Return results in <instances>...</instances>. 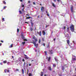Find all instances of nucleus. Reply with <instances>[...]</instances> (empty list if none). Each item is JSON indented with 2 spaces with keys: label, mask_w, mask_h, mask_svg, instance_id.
<instances>
[{
  "label": "nucleus",
  "mask_w": 76,
  "mask_h": 76,
  "mask_svg": "<svg viewBox=\"0 0 76 76\" xmlns=\"http://www.w3.org/2000/svg\"><path fill=\"white\" fill-rule=\"evenodd\" d=\"M31 43H32L34 45V47H36V48H37L38 47V44H36V42L35 41L33 40V42H30Z\"/></svg>",
  "instance_id": "f257e3e1"
},
{
  "label": "nucleus",
  "mask_w": 76,
  "mask_h": 76,
  "mask_svg": "<svg viewBox=\"0 0 76 76\" xmlns=\"http://www.w3.org/2000/svg\"><path fill=\"white\" fill-rule=\"evenodd\" d=\"M70 30L72 32H74V26L73 25H72L70 27Z\"/></svg>",
  "instance_id": "f03ea898"
},
{
  "label": "nucleus",
  "mask_w": 76,
  "mask_h": 76,
  "mask_svg": "<svg viewBox=\"0 0 76 76\" xmlns=\"http://www.w3.org/2000/svg\"><path fill=\"white\" fill-rule=\"evenodd\" d=\"M21 37L23 39H24V41H28L27 39H24V38H25V36L23 34H21Z\"/></svg>",
  "instance_id": "7ed1b4c3"
},
{
  "label": "nucleus",
  "mask_w": 76,
  "mask_h": 76,
  "mask_svg": "<svg viewBox=\"0 0 76 76\" xmlns=\"http://www.w3.org/2000/svg\"><path fill=\"white\" fill-rule=\"evenodd\" d=\"M71 10L72 13H73V12H74V10H73V6H71Z\"/></svg>",
  "instance_id": "20e7f679"
},
{
  "label": "nucleus",
  "mask_w": 76,
  "mask_h": 76,
  "mask_svg": "<svg viewBox=\"0 0 76 76\" xmlns=\"http://www.w3.org/2000/svg\"><path fill=\"white\" fill-rule=\"evenodd\" d=\"M69 34H67L66 36H65V37H67V39H70V37H69Z\"/></svg>",
  "instance_id": "39448f33"
},
{
  "label": "nucleus",
  "mask_w": 76,
  "mask_h": 76,
  "mask_svg": "<svg viewBox=\"0 0 76 76\" xmlns=\"http://www.w3.org/2000/svg\"><path fill=\"white\" fill-rule=\"evenodd\" d=\"M25 56H26V57H24V58H25V59H28V58H29L26 55H25Z\"/></svg>",
  "instance_id": "423d86ee"
},
{
  "label": "nucleus",
  "mask_w": 76,
  "mask_h": 76,
  "mask_svg": "<svg viewBox=\"0 0 76 76\" xmlns=\"http://www.w3.org/2000/svg\"><path fill=\"white\" fill-rule=\"evenodd\" d=\"M37 34H39V35L40 36H41V31H40L39 32H38V31Z\"/></svg>",
  "instance_id": "0eeeda50"
},
{
  "label": "nucleus",
  "mask_w": 76,
  "mask_h": 76,
  "mask_svg": "<svg viewBox=\"0 0 76 76\" xmlns=\"http://www.w3.org/2000/svg\"><path fill=\"white\" fill-rule=\"evenodd\" d=\"M76 60V57H75V58H72V61H75V60Z\"/></svg>",
  "instance_id": "6e6552de"
},
{
  "label": "nucleus",
  "mask_w": 76,
  "mask_h": 76,
  "mask_svg": "<svg viewBox=\"0 0 76 76\" xmlns=\"http://www.w3.org/2000/svg\"><path fill=\"white\" fill-rule=\"evenodd\" d=\"M46 58H47V60H48L49 61H50V57H49V58L47 57Z\"/></svg>",
  "instance_id": "1a4fd4ad"
},
{
  "label": "nucleus",
  "mask_w": 76,
  "mask_h": 76,
  "mask_svg": "<svg viewBox=\"0 0 76 76\" xmlns=\"http://www.w3.org/2000/svg\"><path fill=\"white\" fill-rule=\"evenodd\" d=\"M42 32L44 35H45V31H42Z\"/></svg>",
  "instance_id": "9d476101"
},
{
  "label": "nucleus",
  "mask_w": 76,
  "mask_h": 76,
  "mask_svg": "<svg viewBox=\"0 0 76 76\" xmlns=\"http://www.w3.org/2000/svg\"><path fill=\"white\" fill-rule=\"evenodd\" d=\"M41 11L42 12H43L44 11V7H42L41 9Z\"/></svg>",
  "instance_id": "9b49d317"
},
{
  "label": "nucleus",
  "mask_w": 76,
  "mask_h": 76,
  "mask_svg": "<svg viewBox=\"0 0 76 76\" xmlns=\"http://www.w3.org/2000/svg\"><path fill=\"white\" fill-rule=\"evenodd\" d=\"M67 41L68 44H70V41L69 40H67Z\"/></svg>",
  "instance_id": "f8f14e48"
},
{
  "label": "nucleus",
  "mask_w": 76,
  "mask_h": 76,
  "mask_svg": "<svg viewBox=\"0 0 76 76\" xmlns=\"http://www.w3.org/2000/svg\"><path fill=\"white\" fill-rule=\"evenodd\" d=\"M48 69H49V70H52V69H51V67H50V66H49V67H48Z\"/></svg>",
  "instance_id": "ddd939ff"
},
{
  "label": "nucleus",
  "mask_w": 76,
  "mask_h": 76,
  "mask_svg": "<svg viewBox=\"0 0 76 76\" xmlns=\"http://www.w3.org/2000/svg\"><path fill=\"white\" fill-rule=\"evenodd\" d=\"M18 60L20 61H22V59H21V58H18Z\"/></svg>",
  "instance_id": "4468645a"
},
{
  "label": "nucleus",
  "mask_w": 76,
  "mask_h": 76,
  "mask_svg": "<svg viewBox=\"0 0 76 76\" xmlns=\"http://www.w3.org/2000/svg\"><path fill=\"white\" fill-rule=\"evenodd\" d=\"M62 70H64V66H62Z\"/></svg>",
  "instance_id": "2eb2a0df"
},
{
  "label": "nucleus",
  "mask_w": 76,
  "mask_h": 76,
  "mask_svg": "<svg viewBox=\"0 0 76 76\" xmlns=\"http://www.w3.org/2000/svg\"><path fill=\"white\" fill-rule=\"evenodd\" d=\"M22 73H23V74H24V70L23 69H22Z\"/></svg>",
  "instance_id": "dca6fc26"
},
{
  "label": "nucleus",
  "mask_w": 76,
  "mask_h": 76,
  "mask_svg": "<svg viewBox=\"0 0 76 76\" xmlns=\"http://www.w3.org/2000/svg\"><path fill=\"white\" fill-rule=\"evenodd\" d=\"M28 75L29 76H32V74L31 73H29L28 74Z\"/></svg>",
  "instance_id": "f3484780"
},
{
  "label": "nucleus",
  "mask_w": 76,
  "mask_h": 76,
  "mask_svg": "<svg viewBox=\"0 0 76 76\" xmlns=\"http://www.w3.org/2000/svg\"><path fill=\"white\" fill-rule=\"evenodd\" d=\"M3 62L4 63H7V61H3Z\"/></svg>",
  "instance_id": "a211bd4d"
},
{
  "label": "nucleus",
  "mask_w": 76,
  "mask_h": 76,
  "mask_svg": "<svg viewBox=\"0 0 76 76\" xmlns=\"http://www.w3.org/2000/svg\"><path fill=\"white\" fill-rule=\"evenodd\" d=\"M21 6H22V7H24V5L23 4H22V3H21Z\"/></svg>",
  "instance_id": "6ab92c4d"
},
{
  "label": "nucleus",
  "mask_w": 76,
  "mask_h": 76,
  "mask_svg": "<svg viewBox=\"0 0 76 76\" xmlns=\"http://www.w3.org/2000/svg\"><path fill=\"white\" fill-rule=\"evenodd\" d=\"M31 26H32V27H33V25H34V23H33L32 22H31Z\"/></svg>",
  "instance_id": "aec40b11"
},
{
  "label": "nucleus",
  "mask_w": 76,
  "mask_h": 76,
  "mask_svg": "<svg viewBox=\"0 0 76 76\" xmlns=\"http://www.w3.org/2000/svg\"><path fill=\"white\" fill-rule=\"evenodd\" d=\"M50 53L51 54H53V52H52V50L51 51H50Z\"/></svg>",
  "instance_id": "412c9836"
},
{
  "label": "nucleus",
  "mask_w": 76,
  "mask_h": 76,
  "mask_svg": "<svg viewBox=\"0 0 76 76\" xmlns=\"http://www.w3.org/2000/svg\"><path fill=\"white\" fill-rule=\"evenodd\" d=\"M52 5L53 6V7H56V6L54 5V3L52 4Z\"/></svg>",
  "instance_id": "4be33fe9"
},
{
  "label": "nucleus",
  "mask_w": 76,
  "mask_h": 76,
  "mask_svg": "<svg viewBox=\"0 0 76 76\" xmlns=\"http://www.w3.org/2000/svg\"><path fill=\"white\" fill-rule=\"evenodd\" d=\"M19 12L20 14H22V11H19Z\"/></svg>",
  "instance_id": "5701e85b"
},
{
  "label": "nucleus",
  "mask_w": 76,
  "mask_h": 76,
  "mask_svg": "<svg viewBox=\"0 0 76 76\" xmlns=\"http://www.w3.org/2000/svg\"><path fill=\"white\" fill-rule=\"evenodd\" d=\"M7 69H5L4 72L5 73H6L7 72Z\"/></svg>",
  "instance_id": "b1692460"
},
{
  "label": "nucleus",
  "mask_w": 76,
  "mask_h": 76,
  "mask_svg": "<svg viewBox=\"0 0 76 76\" xmlns=\"http://www.w3.org/2000/svg\"><path fill=\"white\" fill-rule=\"evenodd\" d=\"M56 64H53V67H56Z\"/></svg>",
  "instance_id": "393cba45"
},
{
  "label": "nucleus",
  "mask_w": 76,
  "mask_h": 76,
  "mask_svg": "<svg viewBox=\"0 0 76 76\" xmlns=\"http://www.w3.org/2000/svg\"><path fill=\"white\" fill-rule=\"evenodd\" d=\"M35 42H36H36H37V39H35Z\"/></svg>",
  "instance_id": "a878e982"
},
{
  "label": "nucleus",
  "mask_w": 76,
  "mask_h": 76,
  "mask_svg": "<svg viewBox=\"0 0 76 76\" xmlns=\"http://www.w3.org/2000/svg\"><path fill=\"white\" fill-rule=\"evenodd\" d=\"M17 31L18 32H19V28L17 29Z\"/></svg>",
  "instance_id": "bb28decb"
},
{
  "label": "nucleus",
  "mask_w": 76,
  "mask_h": 76,
  "mask_svg": "<svg viewBox=\"0 0 76 76\" xmlns=\"http://www.w3.org/2000/svg\"><path fill=\"white\" fill-rule=\"evenodd\" d=\"M2 21L3 22L4 20V18H3L2 19Z\"/></svg>",
  "instance_id": "cd10ccee"
},
{
  "label": "nucleus",
  "mask_w": 76,
  "mask_h": 76,
  "mask_svg": "<svg viewBox=\"0 0 76 76\" xmlns=\"http://www.w3.org/2000/svg\"><path fill=\"white\" fill-rule=\"evenodd\" d=\"M3 3L4 4H6V2H5V1H3Z\"/></svg>",
  "instance_id": "c85d7f7f"
},
{
  "label": "nucleus",
  "mask_w": 76,
  "mask_h": 76,
  "mask_svg": "<svg viewBox=\"0 0 76 76\" xmlns=\"http://www.w3.org/2000/svg\"><path fill=\"white\" fill-rule=\"evenodd\" d=\"M22 44H23V45L25 44V42H22Z\"/></svg>",
  "instance_id": "c756f323"
},
{
  "label": "nucleus",
  "mask_w": 76,
  "mask_h": 76,
  "mask_svg": "<svg viewBox=\"0 0 76 76\" xmlns=\"http://www.w3.org/2000/svg\"><path fill=\"white\" fill-rule=\"evenodd\" d=\"M55 59L56 61H58V60L56 58H55Z\"/></svg>",
  "instance_id": "7c9ffc66"
},
{
  "label": "nucleus",
  "mask_w": 76,
  "mask_h": 76,
  "mask_svg": "<svg viewBox=\"0 0 76 76\" xmlns=\"http://www.w3.org/2000/svg\"><path fill=\"white\" fill-rule=\"evenodd\" d=\"M42 41H44V38H42Z\"/></svg>",
  "instance_id": "2f4dec72"
},
{
  "label": "nucleus",
  "mask_w": 76,
  "mask_h": 76,
  "mask_svg": "<svg viewBox=\"0 0 76 76\" xmlns=\"http://www.w3.org/2000/svg\"><path fill=\"white\" fill-rule=\"evenodd\" d=\"M6 7H6V6L4 7V9H6Z\"/></svg>",
  "instance_id": "473e14b6"
},
{
  "label": "nucleus",
  "mask_w": 76,
  "mask_h": 76,
  "mask_svg": "<svg viewBox=\"0 0 76 76\" xmlns=\"http://www.w3.org/2000/svg\"><path fill=\"white\" fill-rule=\"evenodd\" d=\"M40 42H41V40L40 39H39V43H40Z\"/></svg>",
  "instance_id": "72a5a7b5"
},
{
  "label": "nucleus",
  "mask_w": 76,
  "mask_h": 76,
  "mask_svg": "<svg viewBox=\"0 0 76 76\" xmlns=\"http://www.w3.org/2000/svg\"><path fill=\"white\" fill-rule=\"evenodd\" d=\"M43 73L42 72V73L41 74V76H43V74H42Z\"/></svg>",
  "instance_id": "f704fd0d"
},
{
  "label": "nucleus",
  "mask_w": 76,
  "mask_h": 76,
  "mask_svg": "<svg viewBox=\"0 0 76 76\" xmlns=\"http://www.w3.org/2000/svg\"><path fill=\"white\" fill-rule=\"evenodd\" d=\"M30 18H31V17H29L28 18L27 17L26 18L27 19H29Z\"/></svg>",
  "instance_id": "c9c22d12"
},
{
  "label": "nucleus",
  "mask_w": 76,
  "mask_h": 76,
  "mask_svg": "<svg viewBox=\"0 0 76 76\" xmlns=\"http://www.w3.org/2000/svg\"><path fill=\"white\" fill-rule=\"evenodd\" d=\"M35 37H33V39H35Z\"/></svg>",
  "instance_id": "e433bc0d"
},
{
  "label": "nucleus",
  "mask_w": 76,
  "mask_h": 76,
  "mask_svg": "<svg viewBox=\"0 0 76 76\" xmlns=\"http://www.w3.org/2000/svg\"><path fill=\"white\" fill-rule=\"evenodd\" d=\"M10 47H11L12 48L13 47V45H10Z\"/></svg>",
  "instance_id": "4c0bfd02"
},
{
  "label": "nucleus",
  "mask_w": 76,
  "mask_h": 76,
  "mask_svg": "<svg viewBox=\"0 0 76 76\" xmlns=\"http://www.w3.org/2000/svg\"><path fill=\"white\" fill-rule=\"evenodd\" d=\"M33 4H35V2H33Z\"/></svg>",
  "instance_id": "58836bf2"
},
{
  "label": "nucleus",
  "mask_w": 76,
  "mask_h": 76,
  "mask_svg": "<svg viewBox=\"0 0 76 76\" xmlns=\"http://www.w3.org/2000/svg\"><path fill=\"white\" fill-rule=\"evenodd\" d=\"M10 72V71L9 70H8L7 71V72Z\"/></svg>",
  "instance_id": "ea45409f"
},
{
  "label": "nucleus",
  "mask_w": 76,
  "mask_h": 76,
  "mask_svg": "<svg viewBox=\"0 0 76 76\" xmlns=\"http://www.w3.org/2000/svg\"><path fill=\"white\" fill-rule=\"evenodd\" d=\"M22 61H25V60H24V59H23Z\"/></svg>",
  "instance_id": "a19ab883"
},
{
  "label": "nucleus",
  "mask_w": 76,
  "mask_h": 76,
  "mask_svg": "<svg viewBox=\"0 0 76 76\" xmlns=\"http://www.w3.org/2000/svg\"><path fill=\"white\" fill-rule=\"evenodd\" d=\"M16 71H18L19 70V69H16Z\"/></svg>",
  "instance_id": "79ce46f5"
},
{
  "label": "nucleus",
  "mask_w": 76,
  "mask_h": 76,
  "mask_svg": "<svg viewBox=\"0 0 76 76\" xmlns=\"http://www.w3.org/2000/svg\"><path fill=\"white\" fill-rule=\"evenodd\" d=\"M65 28H66V27H64V29H65Z\"/></svg>",
  "instance_id": "37998d69"
},
{
  "label": "nucleus",
  "mask_w": 76,
  "mask_h": 76,
  "mask_svg": "<svg viewBox=\"0 0 76 76\" xmlns=\"http://www.w3.org/2000/svg\"><path fill=\"white\" fill-rule=\"evenodd\" d=\"M57 1H58V2H59V1H60V0H57Z\"/></svg>",
  "instance_id": "c03bdc74"
},
{
  "label": "nucleus",
  "mask_w": 76,
  "mask_h": 76,
  "mask_svg": "<svg viewBox=\"0 0 76 76\" xmlns=\"http://www.w3.org/2000/svg\"><path fill=\"white\" fill-rule=\"evenodd\" d=\"M49 25H47L46 26V28H47V27H48V26Z\"/></svg>",
  "instance_id": "a18cd8bd"
},
{
  "label": "nucleus",
  "mask_w": 76,
  "mask_h": 76,
  "mask_svg": "<svg viewBox=\"0 0 76 76\" xmlns=\"http://www.w3.org/2000/svg\"><path fill=\"white\" fill-rule=\"evenodd\" d=\"M31 31H32L33 29L32 28H31Z\"/></svg>",
  "instance_id": "49530a36"
},
{
  "label": "nucleus",
  "mask_w": 76,
  "mask_h": 76,
  "mask_svg": "<svg viewBox=\"0 0 76 76\" xmlns=\"http://www.w3.org/2000/svg\"><path fill=\"white\" fill-rule=\"evenodd\" d=\"M45 53H46V55H47V52H46V51H45Z\"/></svg>",
  "instance_id": "de8ad7c7"
},
{
  "label": "nucleus",
  "mask_w": 76,
  "mask_h": 76,
  "mask_svg": "<svg viewBox=\"0 0 76 76\" xmlns=\"http://www.w3.org/2000/svg\"><path fill=\"white\" fill-rule=\"evenodd\" d=\"M29 66H31V64H29Z\"/></svg>",
  "instance_id": "09e8293b"
},
{
  "label": "nucleus",
  "mask_w": 76,
  "mask_h": 76,
  "mask_svg": "<svg viewBox=\"0 0 76 76\" xmlns=\"http://www.w3.org/2000/svg\"><path fill=\"white\" fill-rule=\"evenodd\" d=\"M20 1H21V2H22L23 0H20Z\"/></svg>",
  "instance_id": "8fccbe9b"
},
{
  "label": "nucleus",
  "mask_w": 76,
  "mask_h": 76,
  "mask_svg": "<svg viewBox=\"0 0 76 76\" xmlns=\"http://www.w3.org/2000/svg\"><path fill=\"white\" fill-rule=\"evenodd\" d=\"M49 46H50V45H48L47 46V48H48L49 47Z\"/></svg>",
  "instance_id": "3c124183"
},
{
  "label": "nucleus",
  "mask_w": 76,
  "mask_h": 76,
  "mask_svg": "<svg viewBox=\"0 0 76 76\" xmlns=\"http://www.w3.org/2000/svg\"><path fill=\"white\" fill-rule=\"evenodd\" d=\"M1 42H3V41L1 40Z\"/></svg>",
  "instance_id": "603ef678"
},
{
  "label": "nucleus",
  "mask_w": 76,
  "mask_h": 76,
  "mask_svg": "<svg viewBox=\"0 0 76 76\" xmlns=\"http://www.w3.org/2000/svg\"><path fill=\"white\" fill-rule=\"evenodd\" d=\"M30 1H28V3H30Z\"/></svg>",
  "instance_id": "864d4df0"
},
{
  "label": "nucleus",
  "mask_w": 76,
  "mask_h": 76,
  "mask_svg": "<svg viewBox=\"0 0 76 76\" xmlns=\"http://www.w3.org/2000/svg\"><path fill=\"white\" fill-rule=\"evenodd\" d=\"M43 45L44 46H45V44L43 43Z\"/></svg>",
  "instance_id": "5fc2aeb1"
},
{
  "label": "nucleus",
  "mask_w": 76,
  "mask_h": 76,
  "mask_svg": "<svg viewBox=\"0 0 76 76\" xmlns=\"http://www.w3.org/2000/svg\"><path fill=\"white\" fill-rule=\"evenodd\" d=\"M47 15L48 16H49V14H47Z\"/></svg>",
  "instance_id": "6e6d98bb"
},
{
  "label": "nucleus",
  "mask_w": 76,
  "mask_h": 76,
  "mask_svg": "<svg viewBox=\"0 0 76 76\" xmlns=\"http://www.w3.org/2000/svg\"><path fill=\"white\" fill-rule=\"evenodd\" d=\"M53 1H54L55 2H56V0H54Z\"/></svg>",
  "instance_id": "4d7b16f0"
},
{
  "label": "nucleus",
  "mask_w": 76,
  "mask_h": 76,
  "mask_svg": "<svg viewBox=\"0 0 76 76\" xmlns=\"http://www.w3.org/2000/svg\"><path fill=\"white\" fill-rule=\"evenodd\" d=\"M28 64H27L26 65V66L27 67H28Z\"/></svg>",
  "instance_id": "13d9d810"
},
{
  "label": "nucleus",
  "mask_w": 76,
  "mask_h": 76,
  "mask_svg": "<svg viewBox=\"0 0 76 76\" xmlns=\"http://www.w3.org/2000/svg\"><path fill=\"white\" fill-rule=\"evenodd\" d=\"M25 62H24V66H25Z\"/></svg>",
  "instance_id": "bf43d9fd"
},
{
  "label": "nucleus",
  "mask_w": 76,
  "mask_h": 76,
  "mask_svg": "<svg viewBox=\"0 0 76 76\" xmlns=\"http://www.w3.org/2000/svg\"><path fill=\"white\" fill-rule=\"evenodd\" d=\"M0 65H2V63H0Z\"/></svg>",
  "instance_id": "052dcab7"
},
{
  "label": "nucleus",
  "mask_w": 76,
  "mask_h": 76,
  "mask_svg": "<svg viewBox=\"0 0 76 76\" xmlns=\"http://www.w3.org/2000/svg\"><path fill=\"white\" fill-rule=\"evenodd\" d=\"M25 23H28V22H25Z\"/></svg>",
  "instance_id": "680f3d73"
},
{
  "label": "nucleus",
  "mask_w": 76,
  "mask_h": 76,
  "mask_svg": "<svg viewBox=\"0 0 76 76\" xmlns=\"http://www.w3.org/2000/svg\"><path fill=\"white\" fill-rule=\"evenodd\" d=\"M1 43H0V46H1Z\"/></svg>",
  "instance_id": "e2e57ef3"
},
{
  "label": "nucleus",
  "mask_w": 76,
  "mask_h": 76,
  "mask_svg": "<svg viewBox=\"0 0 76 76\" xmlns=\"http://www.w3.org/2000/svg\"><path fill=\"white\" fill-rule=\"evenodd\" d=\"M12 58H14V57H13V56H12Z\"/></svg>",
  "instance_id": "0e129e2a"
},
{
  "label": "nucleus",
  "mask_w": 76,
  "mask_h": 76,
  "mask_svg": "<svg viewBox=\"0 0 76 76\" xmlns=\"http://www.w3.org/2000/svg\"><path fill=\"white\" fill-rule=\"evenodd\" d=\"M12 63H13V62H14V61H12Z\"/></svg>",
  "instance_id": "69168bd1"
},
{
  "label": "nucleus",
  "mask_w": 76,
  "mask_h": 76,
  "mask_svg": "<svg viewBox=\"0 0 76 76\" xmlns=\"http://www.w3.org/2000/svg\"><path fill=\"white\" fill-rule=\"evenodd\" d=\"M53 40H54V41H55V40H56V39H53Z\"/></svg>",
  "instance_id": "338daca9"
},
{
  "label": "nucleus",
  "mask_w": 76,
  "mask_h": 76,
  "mask_svg": "<svg viewBox=\"0 0 76 76\" xmlns=\"http://www.w3.org/2000/svg\"><path fill=\"white\" fill-rule=\"evenodd\" d=\"M44 76H46V75H45Z\"/></svg>",
  "instance_id": "774afa93"
}]
</instances>
